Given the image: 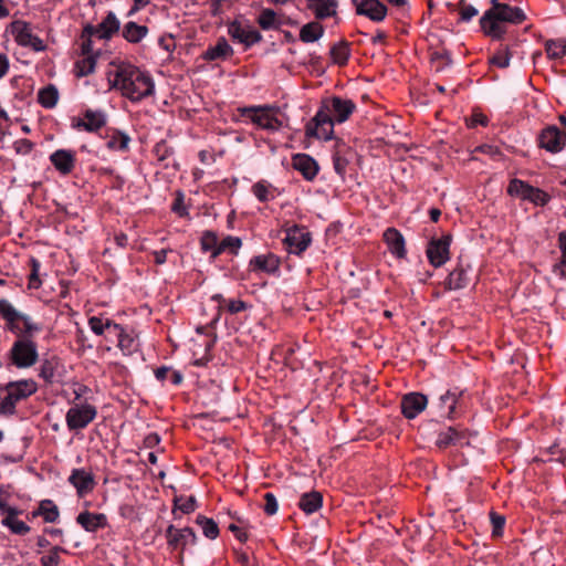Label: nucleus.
I'll list each match as a JSON object with an SVG mask.
<instances>
[{"instance_id":"21","label":"nucleus","mask_w":566,"mask_h":566,"mask_svg":"<svg viewBox=\"0 0 566 566\" xmlns=\"http://www.w3.org/2000/svg\"><path fill=\"white\" fill-rule=\"evenodd\" d=\"M106 124L105 114L101 111H86L83 118L74 119L72 127L78 130L96 132Z\"/></svg>"},{"instance_id":"36","label":"nucleus","mask_w":566,"mask_h":566,"mask_svg":"<svg viewBox=\"0 0 566 566\" xmlns=\"http://www.w3.org/2000/svg\"><path fill=\"white\" fill-rule=\"evenodd\" d=\"M148 33L146 25L137 24L133 21L127 22L123 28V36L130 43L140 42Z\"/></svg>"},{"instance_id":"63","label":"nucleus","mask_w":566,"mask_h":566,"mask_svg":"<svg viewBox=\"0 0 566 566\" xmlns=\"http://www.w3.org/2000/svg\"><path fill=\"white\" fill-rule=\"evenodd\" d=\"M10 69V61L7 54L0 53V80L3 78Z\"/></svg>"},{"instance_id":"5","label":"nucleus","mask_w":566,"mask_h":566,"mask_svg":"<svg viewBox=\"0 0 566 566\" xmlns=\"http://www.w3.org/2000/svg\"><path fill=\"white\" fill-rule=\"evenodd\" d=\"M38 390L33 379L10 381L6 386V396L0 401V415L12 416L19 401L27 399Z\"/></svg>"},{"instance_id":"43","label":"nucleus","mask_w":566,"mask_h":566,"mask_svg":"<svg viewBox=\"0 0 566 566\" xmlns=\"http://www.w3.org/2000/svg\"><path fill=\"white\" fill-rule=\"evenodd\" d=\"M252 193L261 202H266L275 198L274 187L264 180L258 181L252 186Z\"/></svg>"},{"instance_id":"38","label":"nucleus","mask_w":566,"mask_h":566,"mask_svg":"<svg viewBox=\"0 0 566 566\" xmlns=\"http://www.w3.org/2000/svg\"><path fill=\"white\" fill-rule=\"evenodd\" d=\"M324 34V28L318 22L304 24L300 31V39L305 43L318 41Z\"/></svg>"},{"instance_id":"13","label":"nucleus","mask_w":566,"mask_h":566,"mask_svg":"<svg viewBox=\"0 0 566 566\" xmlns=\"http://www.w3.org/2000/svg\"><path fill=\"white\" fill-rule=\"evenodd\" d=\"M538 145L548 153H559L566 145V135L556 126H547L538 136Z\"/></svg>"},{"instance_id":"10","label":"nucleus","mask_w":566,"mask_h":566,"mask_svg":"<svg viewBox=\"0 0 566 566\" xmlns=\"http://www.w3.org/2000/svg\"><path fill=\"white\" fill-rule=\"evenodd\" d=\"M321 108L324 109L335 123H344L356 109L355 103L349 98L333 96L322 102Z\"/></svg>"},{"instance_id":"25","label":"nucleus","mask_w":566,"mask_h":566,"mask_svg":"<svg viewBox=\"0 0 566 566\" xmlns=\"http://www.w3.org/2000/svg\"><path fill=\"white\" fill-rule=\"evenodd\" d=\"M462 391L458 388L449 389L438 399V410L441 416L452 418Z\"/></svg>"},{"instance_id":"12","label":"nucleus","mask_w":566,"mask_h":566,"mask_svg":"<svg viewBox=\"0 0 566 566\" xmlns=\"http://www.w3.org/2000/svg\"><path fill=\"white\" fill-rule=\"evenodd\" d=\"M451 234H444L440 239H432L427 248V256L434 268H440L450 259Z\"/></svg>"},{"instance_id":"48","label":"nucleus","mask_w":566,"mask_h":566,"mask_svg":"<svg viewBox=\"0 0 566 566\" xmlns=\"http://www.w3.org/2000/svg\"><path fill=\"white\" fill-rule=\"evenodd\" d=\"M241 245H242V241L240 238L228 235L218 245V249L213 253V258H217L219 254H221L226 250H229L230 252L237 254L239 249L241 248Z\"/></svg>"},{"instance_id":"42","label":"nucleus","mask_w":566,"mask_h":566,"mask_svg":"<svg viewBox=\"0 0 566 566\" xmlns=\"http://www.w3.org/2000/svg\"><path fill=\"white\" fill-rule=\"evenodd\" d=\"M545 51L549 59L558 60L566 55V41L563 39L547 40Z\"/></svg>"},{"instance_id":"22","label":"nucleus","mask_w":566,"mask_h":566,"mask_svg":"<svg viewBox=\"0 0 566 566\" xmlns=\"http://www.w3.org/2000/svg\"><path fill=\"white\" fill-rule=\"evenodd\" d=\"M427 403L428 399L424 395L410 392L402 398L401 411L406 418L413 419L424 410Z\"/></svg>"},{"instance_id":"64","label":"nucleus","mask_w":566,"mask_h":566,"mask_svg":"<svg viewBox=\"0 0 566 566\" xmlns=\"http://www.w3.org/2000/svg\"><path fill=\"white\" fill-rule=\"evenodd\" d=\"M471 127H474L476 125L485 126L488 125V117L481 113H475L471 117V122L469 124Z\"/></svg>"},{"instance_id":"4","label":"nucleus","mask_w":566,"mask_h":566,"mask_svg":"<svg viewBox=\"0 0 566 566\" xmlns=\"http://www.w3.org/2000/svg\"><path fill=\"white\" fill-rule=\"evenodd\" d=\"M241 116L247 117L256 127L270 133L279 132L283 127L280 118L281 111L272 105H258L238 109Z\"/></svg>"},{"instance_id":"44","label":"nucleus","mask_w":566,"mask_h":566,"mask_svg":"<svg viewBox=\"0 0 566 566\" xmlns=\"http://www.w3.org/2000/svg\"><path fill=\"white\" fill-rule=\"evenodd\" d=\"M331 56L334 63L345 65L350 56L349 44L340 41L331 49Z\"/></svg>"},{"instance_id":"40","label":"nucleus","mask_w":566,"mask_h":566,"mask_svg":"<svg viewBox=\"0 0 566 566\" xmlns=\"http://www.w3.org/2000/svg\"><path fill=\"white\" fill-rule=\"evenodd\" d=\"M558 245L562 256L560 260L553 265L552 271L555 275L566 280V231L559 233Z\"/></svg>"},{"instance_id":"32","label":"nucleus","mask_w":566,"mask_h":566,"mask_svg":"<svg viewBox=\"0 0 566 566\" xmlns=\"http://www.w3.org/2000/svg\"><path fill=\"white\" fill-rule=\"evenodd\" d=\"M384 240L394 255L397 258H403L406 255L405 239L397 229L388 228L384 232Z\"/></svg>"},{"instance_id":"50","label":"nucleus","mask_w":566,"mask_h":566,"mask_svg":"<svg viewBox=\"0 0 566 566\" xmlns=\"http://www.w3.org/2000/svg\"><path fill=\"white\" fill-rule=\"evenodd\" d=\"M197 501L193 496L188 497H177L175 500V509L174 513H176L177 510H179L184 514H189L196 510Z\"/></svg>"},{"instance_id":"33","label":"nucleus","mask_w":566,"mask_h":566,"mask_svg":"<svg viewBox=\"0 0 566 566\" xmlns=\"http://www.w3.org/2000/svg\"><path fill=\"white\" fill-rule=\"evenodd\" d=\"M105 145L112 151H126L130 143V137L119 130H107L105 136Z\"/></svg>"},{"instance_id":"1","label":"nucleus","mask_w":566,"mask_h":566,"mask_svg":"<svg viewBox=\"0 0 566 566\" xmlns=\"http://www.w3.org/2000/svg\"><path fill=\"white\" fill-rule=\"evenodd\" d=\"M112 88L118 90L120 94L133 103L155 94V82L151 75L132 64H120L107 74Z\"/></svg>"},{"instance_id":"58","label":"nucleus","mask_w":566,"mask_h":566,"mask_svg":"<svg viewBox=\"0 0 566 566\" xmlns=\"http://www.w3.org/2000/svg\"><path fill=\"white\" fill-rule=\"evenodd\" d=\"M490 520H491V524H492V527H493V535L494 536H500L503 532V527L505 525V517L500 515V514H496L494 512H492L490 514Z\"/></svg>"},{"instance_id":"61","label":"nucleus","mask_w":566,"mask_h":566,"mask_svg":"<svg viewBox=\"0 0 566 566\" xmlns=\"http://www.w3.org/2000/svg\"><path fill=\"white\" fill-rule=\"evenodd\" d=\"M476 14H478V10L473 6H467L461 9V12H460L461 21L469 22Z\"/></svg>"},{"instance_id":"6","label":"nucleus","mask_w":566,"mask_h":566,"mask_svg":"<svg viewBox=\"0 0 566 566\" xmlns=\"http://www.w3.org/2000/svg\"><path fill=\"white\" fill-rule=\"evenodd\" d=\"M13 366L25 369L34 366L39 360L38 344L34 338H17L8 353Z\"/></svg>"},{"instance_id":"18","label":"nucleus","mask_w":566,"mask_h":566,"mask_svg":"<svg viewBox=\"0 0 566 566\" xmlns=\"http://www.w3.org/2000/svg\"><path fill=\"white\" fill-rule=\"evenodd\" d=\"M280 259L273 253L259 254L249 262V269L254 273L277 274L280 271Z\"/></svg>"},{"instance_id":"39","label":"nucleus","mask_w":566,"mask_h":566,"mask_svg":"<svg viewBox=\"0 0 566 566\" xmlns=\"http://www.w3.org/2000/svg\"><path fill=\"white\" fill-rule=\"evenodd\" d=\"M33 515H40L46 523H54L60 516L59 507L51 500H43L40 502L38 511Z\"/></svg>"},{"instance_id":"52","label":"nucleus","mask_w":566,"mask_h":566,"mask_svg":"<svg viewBox=\"0 0 566 566\" xmlns=\"http://www.w3.org/2000/svg\"><path fill=\"white\" fill-rule=\"evenodd\" d=\"M31 273L29 275V289H39L42 284L40 277H39V271H40V268H41V263L39 260H36L35 258H32L31 261Z\"/></svg>"},{"instance_id":"56","label":"nucleus","mask_w":566,"mask_h":566,"mask_svg":"<svg viewBox=\"0 0 566 566\" xmlns=\"http://www.w3.org/2000/svg\"><path fill=\"white\" fill-rule=\"evenodd\" d=\"M348 160L338 151L333 155V167L336 174L344 179L347 171Z\"/></svg>"},{"instance_id":"20","label":"nucleus","mask_w":566,"mask_h":566,"mask_svg":"<svg viewBox=\"0 0 566 566\" xmlns=\"http://www.w3.org/2000/svg\"><path fill=\"white\" fill-rule=\"evenodd\" d=\"M229 34L232 39L238 40L247 46H251L262 40L261 33L256 29L243 25L239 22H232L229 25Z\"/></svg>"},{"instance_id":"24","label":"nucleus","mask_w":566,"mask_h":566,"mask_svg":"<svg viewBox=\"0 0 566 566\" xmlns=\"http://www.w3.org/2000/svg\"><path fill=\"white\" fill-rule=\"evenodd\" d=\"M358 14L366 15L375 22L382 21L387 14V8L379 0H361L356 8Z\"/></svg>"},{"instance_id":"59","label":"nucleus","mask_w":566,"mask_h":566,"mask_svg":"<svg viewBox=\"0 0 566 566\" xmlns=\"http://www.w3.org/2000/svg\"><path fill=\"white\" fill-rule=\"evenodd\" d=\"M10 491L4 488L3 485H0V514L4 515L7 512L13 509V506H10L8 504L10 499Z\"/></svg>"},{"instance_id":"19","label":"nucleus","mask_w":566,"mask_h":566,"mask_svg":"<svg viewBox=\"0 0 566 566\" xmlns=\"http://www.w3.org/2000/svg\"><path fill=\"white\" fill-rule=\"evenodd\" d=\"M67 481L75 488L80 497L91 493L95 486L94 475L82 468L73 469Z\"/></svg>"},{"instance_id":"31","label":"nucleus","mask_w":566,"mask_h":566,"mask_svg":"<svg viewBox=\"0 0 566 566\" xmlns=\"http://www.w3.org/2000/svg\"><path fill=\"white\" fill-rule=\"evenodd\" d=\"M294 168L300 171L305 179L312 180L318 172L317 163L308 155L298 154L293 159Z\"/></svg>"},{"instance_id":"37","label":"nucleus","mask_w":566,"mask_h":566,"mask_svg":"<svg viewBox=\"0 0 566 566\" xmlns=\"http://www.w3.org/2000/svg\"><path fill=\"white\" fill-rule=\"evenodd\" d=\"M469 283L468 271L463 268L454 269L446 280V286L449 290L464 289Z\"/></svg>"},{"instance_id":"34","label":"nucleus","mask_w":566,"mask_h":566,"mask_svg":"<svg viewBox=\"0 0 566 566\" xmlns=\"http://www.w3.org/2000/svg\"><path fill=\"white\" fill-rule=\"evenodd\" d=\"M307 7L316 18L325 19L336 13L337 0H306Z\"/></svg>"},{"instance_id":"51","label":"nucleus","mask_w":566,"mask_h":566,"mask_svg":"<svg viewBox=\"0 0 566 566\" xmlns=\"http://www.w3.org/2000/svg\"><path fill=\"white\" fill-rule=\"evenodd\" d=\"M200 243L201 249L206 252H211V256L213 258V253L219 245L217 235L213 232L207 231L202 234Z\"/></svg>"},{"instance_id":"47","label":"nucleus","mask_w":566,"mask_h":566,"mask_svg":"<svg viewBox=\"0 0 566 566\" xmlns=\"http://www.w3.org/2000/svg\"><path fill=\"white\" fill-rule=\"evenodd\" d=\"M197 524L200 525L202 533L206 537L214 539L219 535L218 524L209 517L198 515L196 520Z\"/></svg>"},{"instance_id":"49","label":"nucleus","mask_w":566,"mask_h":566,"mask_svg":"<svg viewBox=\"0 0 566 566\" xmlns=\"http://www.w3.org/2000/svg\"><path fill=\"white\" fill-rule=\"evenodd\" d=\"M66 553V549L61 546L52 547L46 554L40 558L41 566H60L61 554Z\"/></svg>"},{"instance_id":"41","label":"nucleus","mask_w":566,"mask_h":566,"mask_svg":"<svg viewBox=\"0 0 566 566\" xmlns=\"http://www.w3.org/2000/svg\"><path fill=\"white\" fill-rule=\"evenodd\" d=\"M258 23L263 30H276L281 27V22L272 9H263L258 17Z\"/></svg>"},{"instance_id":"26","label":"nucleus","mask_w":566,"mask_h":566,"mask_svg":"<svg viewBox=\"0 0 566 566\" xmlns=\"http://www.w3.org/2000/svg\"><path fill=\"white\" fill-rule=\"evenodd\" d=\"M76 523L86 532L94 533L107 526V517L103 513H91L84 511L76 516Z\"/></svg>"},{"instance_id":"27","label":"nucleus","mask_w":566,"mask_h":566,"mask_svg":"<svg viewBox=\"0 0 566 566\" xmlns=\"http://www.w3.org/2000/svg\"><path fill=\"white\" fill-rule=\"evenodd\" d=\"M52 165L62 175L70 174L75 166V155L72 150L57 149L50 156Z\"/></svg>"},{"instance_id":"16","label":"nucleus","mask_w":566,"mask_h":566,"mask_svg":"<svg viewBox=\"0 0 566 566\" xmlns=\"http://www.w3.org/2000/svg\"><path fill=\"white\" fill-rule=\"evenodd\" d=\"M167 544L172 549H184L188 544H195L196 533L190 527L177 528L169 525L166 530Z\"/></svg>"},{"instance_id":"23","label":"nucleus","mask_w":566,"mask_h":566,"mask_svg":"<svg viewBox=\"0 0 566 566\" xmlns=\"http://www.w3.org/2000/svg\"><path fill=\"white\" fill-rule=\"evenodd\" d=\"M436 444L440 449L448 448L450 446H465L469 444V439L465 430H460L455 427H449L447 430L441 431L438 434Z\"/></svg>"},{"instance_id":"54","label":"nucleus","mask_w":566,"mask_h":566,"mask_svg":"<svg viewBox=\"0 0 566 566\" xmlns=\"http://www.w3.org/2000/svg\"><path fill=\"white\" fill-rule=\"evenodd\" d=\"M81 38H82V44H81L82 54L98 56V52L94 49V41L97 38L90 36L88 34H85V28L83 29Z\"/></svg>"},{"instance_id":"17","label":"nucleus","mask_w":566,"mask_h":566,"mask_svg":"<svg viewBox=\"0 0 566 566\" xmlns=\"http://www.w3.org/2000/svg\"><path fill=\"white\" fill-rule=\"evenodd\" d=\"M117 339V347L125 356H130L139 350V336L134 328L119 325L114 334Z\"/></svg>"},{"instance_id":"11","label":"nucleus","mask_w":566,"mask_h":566,"mask_svg":"<svg viewBox=\"0 0 566 566\" xmlns=\"http://www.w3.org/2000/svg\"><path fill=\"white\" fill-rule=\"evenodd\" d=\"M10 31L14 41L20 46H30L36 52H41L45 49L43 41L32 33L30 24L25 21L15 20L11 22Z\"/></svg>"},{"instance_id":"8","label":"nucleus","mask_w":566,"mask_h":566,"mask_svg":"<svg viewBox=\"0 0 566 566\" xmlns=\"http://www.w3.org/2000/svg\"><path fill=\"white\" fill-rule=\"evenodd\" d=\"M335 120L321 107L306 124L305 135L323 140H331L334 135Z\"/></svg>"},{"instance_id":"45","label":"nucleus","mask_w":566,"mask_h":566,"mask_svg":"<svg viewBox=\"0 0 566 566\" xmlns=\"http://www.w3.org/2000/svg\"><path fill=\"white\" fill-rule=\"evenodd\" d=\"M95 55H83L82 59L76 61L75 63V74L77 77H83L92 74L95 71L96 66Z\"/></svg>"},{"instance_id":"55","label":"nucleus","mask_w":566,"mask_h":566,"mask_svg":"<svg viewBox=\"0 0 566 566\" xmlns=\"http://www.w3.org/2000/svg\"><path fill=\"white\" fill-rule=\"evenodd\" d=\"M212 300L214 301H222V302H227V306H228V311L231 313V314H237L239 312H242L247 308V304L241 301V300H224L223 296L221 294H216L212 296Z\"/></svg>"},{"instance_id":"7","label":"nucleus","mask_w":566,"mask_h":566,"mask_svg":"<svg viewBox=\"0 0 566 566\" xmlns=\"http://www.w3.org/2000/svg\"><path fill=\"white\" fill-rule=\"evenodd\" d=\"M506 192L511 197L528 201L538 207L546 206L551 200V196L546 191L533 187L526 181L517 178H514L509 182Z\"/></svg>"},{"instance_id":"62","label":"nucleus","mask_w":566,"mask_h":566,"mask_svg":"<svg viewBox=\"0 0 566 566\" xmlns=\"http://www.w3.org/2000/svg\"><path fill=\"white\" fill-rule=\"evenodd\" d=\"M172 211L178 213L180 217L187 214V210H186V207L184 206V198H182L181 193H179L178 197L176 198V200L172 205Z\"/></svg>"},{"instance_id":"46","label":"nucleus","mask_w":566,"mask_h":566,"mask_svg":"<svg viewBox=\"0 0 566 566\" xmlns=\"http://www.w3.org/2000/svg\"><path fill=\"white\" fill-rule=\"evenodd\" d=\"M38 99L43 107L52 108L57 103L59 92L53 85H49L39 91Z\"/></svg>"},{"instance_id":"14","label":"nucleus","mask_w":566,"mask_h":566,"mask_svg":"<svg viewBox=\"0 0 566 566\" xmlns=\"http://www.w3.org/2000/svg\"><path fill=\"white\" fill-rule=\"evenodd\" d=\"M312 242V237L308 231L303 228L293 227L286 231L284 243L289 253L300 255L303 253Z\"/></svg>"},{"instance_id":"9","label":"nucleus","mask_w":566,"mask_h":566,"mask_svg":"<svg viewBox=\"0 0 566 566\" xmlns=\"http://www.w3.org/2000/svg\"><path fill=\"white\" fill-rule=\"evenodd\" d=\"M96 415L97 410L93 405L87 402L74 405L65 415L66 426L71 431L82 430L96 418Z\"/></svg>"},{"instance_id":"28","label":"nucleus","mask_w":566,"mask_h":566,"mask_svg":"<svg viewBox=\"0 0 566 566\" xmlns=\"http://www.w3.org/2000/svg\"><path fill=\"white\" fill-rule=\"evenodd\" d=\"M87 324L90 329L97 336H103L107 332V339L109 335L114 336L117 328H119V324L115 323L108 317H105L104 315H94L88 317Z\"/></svg>"},{"instance_id":"2","label":"nucleus","mask_w":566,"mask_h":566,"mask_svg":"<svg viewBox=\"0 0 566 566\" xmlns=\"http://www.w3.org/2000/svg\"><path fill=\"white\" fill-rule=\"evenodd\" d=\"M525 19L523 9L505 3L486 10L480 19V25L485 35L501 40L507 31L506 24H520Z\"/></svg>"},{"instance_id":"53","label":"nucleus","mask_w":566,"mask_h":566,"mask_svg":"<svg viewBox=\"0 0 566 566\" xmlns=\"http://www.w3.org/2000/svg\"><path fill=\"white\" fill-rule=\"evenodd\" d=\"M511 54L507 48L500 49L491 59L490 63L499 67L505 69L510 65Z\"/></svg>"},{"instance_id":"60","label":"nucleus","mask_w":566,"mask_h":566,"mask_svg":"<svg viewBox=\"0 0 566 566\" xmlns=\"http://www.w3.org/2000/svg\"><path fill=\"white\" fill-rule=\"evenodd\" d=\"M40 377H42L45 381L51 382L54 378V367L50 360L43 361L40 367Z\"/></svg>"},{"instance_id":"3","label":"nucleus","mask_w":566,"mask_h":566,"mask_svg":"<svg viewBox=\"0 0 566 566\" xmlns=\"http://www.w3.org/2000/svg\"><path fill=\"white\" fill-rule=\"evenodd\" d=\"M0 317L4 321V327L17 338H34L42 332V325L35 322L29 314H25L13 306L7 298H0Z\"/></svg>"},{"instance_id":"30","label":"nucleus","mask_w":566,"mask_h":566,"mask_svg":"<svg viewBox=\"0 0 566 566\" xmlns=\"http://www.w3.org/2000/svg\"><path fill=\"white\" fill-rule=\"evenodd\" d=\"M22 513L21 510L13 507L4 515H2L1 524L9 528L11 533L17 535H25L30 532V526L23 521L19 520V515Z\"/></svg>"},{"instance_id":"35","label":"nucleus","mask_w":566,"mask_h":566,"mask_svg":"<svg viewBox=\"0 0 566 566\" xmlns=\"http://www.w3.org/2000/svg\"><path fill=\"white\" fill-rule=\"evenodd\" d=\"M323 497L319 492L312 491L308 493H304L298 502V507L305 513V514H313L317 510L322 507Z\"/></svg>"},{"instance_id":"29","label":"nucleus","mask_w":566,"mask_h":566,"mask_svg":"<svg viewBox=\"0 0 566 566\" xmlns=\"http://www.w3.org/2000/svg\"><path fill=\"white\" fill-rule=\"evenodd\" d=\"M233 54V49L224 38H219L216 45L209 46L203 53L205 61H224Z\"/></svg>"},{"instance_id":"57","label":"nucleus","mask_w":566,"mask_h":566,"mask_svg":"<svg viewBox=\"0 0 566 566\" xmlns=\"http://www.w3.org/2000/svg\"><path fill=\"white\" fill-rule=\"evenodd\" d=\"M264 505L263 510L268 515H274L279 510V503L273 493H265L264 494Z\"/></svg>"},{"instance_id":"15","label":"nucleus","mask_w":566,"mask_h":566,"mask_svg":"<svg viewBox=\"0 0 566 566\" xmlns=\"http://www.w3.org/2000/svg\"><path fill=\"white\" fill-rule=\"evenodd\" d=\"M120 22L114 12H108L107 15L97 25H86L85 34L96 36L97 40H108L118 32Z\"/></svg>"}]
</instances>
